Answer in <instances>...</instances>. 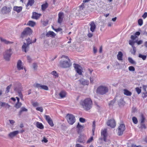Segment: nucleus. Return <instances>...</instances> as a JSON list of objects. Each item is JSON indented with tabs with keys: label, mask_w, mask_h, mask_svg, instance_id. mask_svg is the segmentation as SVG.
<instances>
[{
	"label": "nucleus",
	"mask_w": 147,
	"mask_h": 147,
	"mask_svg": "<svg viewBox=\"0 0 147 147\" xmlns=\"http://www.w3.org/2000/svg\"><path fill=\"white\" fill-rule=\"evenodd\" d=\"M80 105L86 111L90 110L92 108V101L90 98H87L80 102Z\"/></svg>",
	"instance_id": "nucleus-1"
},
{
	"label": "nucleus",
	"mask_w": 147,
	"mask_h": 147,
	"mask_svg": "<svg viewBox=\"0 0 147 147\" xmlns=\"http://www.w3.org/2000/svg\"><path fill=\"white\" fill-rule=\"evenodd\" d=\"M61 58H65L66 60H61L59 63V65L63 68H66L69 67L71 65L70 60L68 57L63 55L61 56Z\"/></svg>",
	"instance_id": "nucleus-2"
},
{
	"label": "nucleus",
	"mask_w": 147,
	"mask_h": 147,
	"mask_svg": "<svg viewBox=\"0 0 147 147\" xmlns=\"http://www.w3.org/2000/svg\"><path fill=\"white\" fill-rule=\"evenodd\" d=\"M108 91L109 89L107 86L101 85L97 87L96 92L97 94L103 95L106 94Z\"/></svg>",
	"instance_id": "nucleus-3"
},
{
	"label": "nucleus",
	"mask_w": 147,
	"mask_h": 147,
	"mask_svg": "<svg viewBox=\"0 0 147 147\" xmlns=\"http://www.w3.org/2000/svg\"><path fill=\"white\" fill-rule=\"evenodd\" d=\"M36 39L35 38L33 41L31 40L29 38L26 40V44L24 42L23 45L22 46V49L23 51H24L25 52H26L27 51H28L29 48V45L35 42L36 41Z\"/></svg>",
	"instance_id": "nucleus-4"
},
{
	"label": "nucleus",
	"mask_w": 147,
	"mask_h": 147,
	"mask_svg": "<svg viewBox=\"0 0 147 147\" xmlns=\"http://www.w3.org/2000/svg\"><path fill=\"white\" fill-rule=\"evenodd\" d=\"M32 32V30L30 28L27 27L25 28L22 32L21 34L20 37L22 38H23L25 36L31 35Z\"/></svg>",
	"instance_id": "nucleus-5"
},
{
	"label": "nucleus",
	"mask_w": 147,
	"mask_h": 147,
	"mask_svg": "<svg viewBox=\"0 0 147 147\" xmlns=\"http://www.w3.org/2000/svg\"><path fill=\"white\" fill-rule=\"evenodd\" d=\"M66 119L68 123L71 125H73L76 121L75 116L71 114H68L66 115Z\"/></svg>",
	"instance_id": "nucleus-6"
},
{
	"label": "nucleus",
	"mask_w": 147,
	"mask_h": 147,
	"mask_svg": "<svg viewBox=\"0 0 147 147\" xmlns=\"http://www.w3.org/2000/svg\"><path fill=\"white\" fill-rule=\"evenodd\" d=\"M12 53L11 49H10L9 50H6L5 51L4 55V59L7 61H9Z\"/></svg>",
	"instance_id": "nucleus-7"
},
{
	"label": "nucleus",
	"mask_w": 147,
	"mask_h": 147,
	"mask_svg": "<svg viewBox=\"0 0 147 147\" xmlns=\"http://www.w3.org/2000/svg\"><path fill=\"white\" fill-rule=\"evenodd\" d=\"M73 65L77 72L79 75H82V71L80 65L76 63H74Z\"/></svg>",
	"instance_id": "nucleus-8"
},
{
	"label": "nucleus",
	"mask_w": 147,
	"mask_h": 147,
	"mask_svg": "<svg viewBox=\"0 0 147 147\" xmlns=\"http://www.w3.org/2000/svg\"><path fill=\"white\" fill-rule=\"evenodd\" d=\"M107 124L111 128H114L116 126V122L115 120L112 119L108 120L107 122Z\"/></svg>",
	"instance_id": "nucleus-9"
},
{
	"label": "nucleus",
	"mask_w": 147,
	"mask_h": 147,
	"mask_svg": "<svg viewBox=\"0 0 147 147\" xmlns=\"http://www.w3.org/2000/svg\"><path fill=\"white\" fill-rule=\"evenodd\" d=\"M125 126L124 124H121L118 127V134L119 136H120L123 134V132L125 130Z\"/></svg>",
	"instance_id": "nucleus-10"
},
{
	"label": "nucleus",
	"mask_w": 147,
	"mask_h": 147,
	"mask_svg": "<svg viewBox=\"0 0 147 147\" xmlns=\"http://www.w3.org/2000/svg\"><path fill=\"white\" fill-rule=\"evenodd\" d=\"M107 135V129H105L101 130V135L103 137V140L105 142H106Z\"/></svg>",
	"instance_id": "nucleus-11"
},
{
	"label": "nucleus",
	"mask_w": 147,
	"mask_h": 147,
	"mask_svg": "<svg viewBox=\"0 0 147 147\" xmlns=\"http://www.w3.org/2000/svg\"><path fill=\"white\" fill-rule=\"evenodd\" d=\"M11 7H7L6 6L3 7L1 9V12L4 14H7L9 13L11 11Z\"/></svg>",
	"instance_id": "nucleus-12"
},
{
	"label": "nucleus",
	"mask_w": 147,
	"mask_h": 147,
	"mask_svg": "<svg viewBox=\"0 0 147 147\" xmlns=\"http://www.w3.org/2000/svg\"><path fill=\"white\" fill-rule=\"evenodd\" d=\"M45 118L51 127L54 126V124L53 121L50 117L49 115H45Z\"/></svg>",
	"instance_id": "nucleus-13"
},
{
	"label": "nucleus",
	"mask_w": 147,
	"mask_h": 147,
	"mask_svg": "<svg viewBox=\"0 0 147 147\" xmlns=\"http://www.w3.org/2000/svg\"><path fill=\"white\" fill-rule=\"evenodd\" d=\"M64 17L63 13L60 12L58 14V23L61 24L62 22Z\"/></svg>",
	"instance_id": "nucleus-14"
},
{
	"label": "nucleus",
	"mask_w": 147,
	"mask_h": 147,
	"mask_svg": "<svg viewBox=\"0 0 147 147\" xmlns=\"http://www.w3.org/2000/svg\"><path fill=\"white\" fill-rule=\"evenodd\" d=\"M35 86L38 88L43 89L46 90H49L48 87L45 85H42L40 84L36 83L35 84Z\"/></svg>",
	"instance_id": "nucleus-15"
},
{
	"label": "nucleus",
	"mask_w": 147,
	"mask_h": 147,
	"mask_svg": "<svg viewBox=\"0 0 147 147\" xmlns=\"http://www.w3.org/2000/svg\"><path fill=\"white\" fill-rule=\"evenodd\" d=\"M41 16V14L40 13H38L36 12H33L31 18L33 19L38 20Z\"/></svg>",
	"instance_id": "nucleus-16"
},
{
	"label": "nucleus",
	"mask_w": 147,
	"mask_h": 147,
	"mask_svg": "<svg viewBox=\"0 0 147 147\" xmlns=\"http://www.w3.org/2000/svg\"><path fill=\"white\" fill-rule=\"evenodd\" d=\"M22 64V62L21 60H19L18 61L17 63V68L18 70H20L23 69V66Z\"/></svg>",
	"instance_id": "nucleus-17"
},
{
	"label": "nucleus",
	"mask_w": 147,
	"mask_h": 147,
	"mask_svg": "<svg viewBox=\"0 0 147 147\" xmlns=\"http://www.w3.org/2000/svg\"><path fill=\"white\" fill-rule=\"evenodd\" d=\"M46 36L51 37L52 38H54L56 36L55 34L53 31H49L46 34Z\"/></svg>",
	"instance_id": "nucleus-18"
},
{
	"label": "nucleus",
	"mask_w": 147,
	"mask_h": 147,
	"mask_svg": "<svg viewBox=\"0 0 147 147\" xmlns=\"http://www.w3.org/2000/svg\"><path fill=\"white\" fill-rule=\"evenodd\" d=\"M13 10L19 13L20 12L22 9V6H14L13 7Z\"/></svg>",
	"instance_id": "nucleus-19"
},
{
	"label": "nucleus",
	"mask_w": 147,
	"mask_h": 147,
	"mask_svg": "<svg viewBox=\"0 0 147 147\" xmlns=\"http://www.w3.org/2000/svg\"><path fill=\"white\" fill-rule=\"evenodd\" d=\"M77 131L78 134L80 133L83 129V127L78 123L76 126Z\"/></svg>",
	"instance_id": "nucleus-20"
},
{
	"label": "nucleus",
	"mask_w": 147,
	"mask_h": 147,
	"mask_svg": "<svg viewBox=\"0 0 147 147\" xmlns=\"http://www.w3.org/2000/svg\"><path fill=\"white\" fill-rule=\"evenodd\" d=\"M19 133V131H14L9 134L8 136L9 137L12 138L17 135Z\"/></svg>",
	"instance_id": "nucleus-21"
},
{
	"label": "nucleus",
	"mask_w": 147,
	"mask_h": 147,
	"mask_svg": "<svg viewBox=\"0 0 147 147\" xmlns=\"http://www.w3.org/2000/svg\"><path fill=\"white\" fill-rule=\"evenodd\" d=\"M90 30L91 31L93 32L96 28V25L94 22L93 21L91 22L90 24Z\"/></svg>",
	"instance_id": "nucleus-22"
},
{
	"label": "nucleus",
	"mask_w": 147,
	"mask_h": 147,
	"mask_svg": "<svg viewBox=\"0 0 147 147\" xmlns=\"http://www.w3.org/2000/svg\"><path fill=\"white\" fill-rule=\"evenodd\" d=\"M0 40L1 42H4L6 44H12L13 43V42L8 41L1 37H0Z\"/></svg>",
	"instance_id": "nucleus-23"
},
{
	"label": "nucleus",
	"mask_w": 147,
	"mask_h": 147,
	"mask_svg": "<svg viewBox=\"0 0 147 147\" xmlns=\"http://www.w3.org/2000/svg\"><path fill=\"white\" fill-rule=\"evenodd\" d=\"M49 4L47 2H45V3L42 4L41 6V9L43 11L45 10L48 7Z\"/></svg>",
	"instance_id": "nucleus-24"
},
{
	"label": "nucleus",
	"mask_w": 147,
	"mask_h": 147,
	"mask_svg": "<svg viewBox=\"0 0 147 147\" xmlns=\"http://www.w3.org/2000/svg\"><path fill=\"white\" fill-rule=\"evenodd\" d=\"M123 54L122 52L121 51L119 52L117 55V57L118 60L119 61H122L123 60Z\"/></svg>",
	"instance_id": "nucleus-25"
},
{
	"label": "nucleus",
	"mask_w": 147,
	"mask_h": 147,
	"mask_svg": "<svg viewBox=\"0 0 147 147\" xmlns=\"http://www.w3.org/2000/svg\"><path fill=\"white\" fill-rule=\"evenodd\" d=\"M123 91L125 95L127 96H131L132 94V93L126 89H123Z\"/></svg>",
	"instance_id": "nucleus-26"
},
{
	"label": "nucleus",
	"mask_w": 147,
	"mask_h": 147,
	"mask_svg": "<svg viewBox=\"0 0 147 147\" xmlns=\"http://www.w3.org/2000/svg\"><path fill=\"white\" fill-rule=\"evenodd\" d=\"M66 92L64 91H61L59 94V96L61 98H63L66 96Z\"/></svg>",
	"instance_id": "nucleus-27"
},
{
	"label": "nucleus",
	"mask_w": 147,
	"mask_h": 147,
	"mask_svg": "<svg viewBox=\"0 0 147 147\" xmlns=\"http://www.w3.org/2000/svg\"><path fill=\"white\" fill-rule=\"evenodd\" d=\"M36 126L37 128L40 129H42L44 128V126L42 124L38 121L36 122Z\"/></svg>",
	"instance_id": "nucleus-28"
},
{
	"label": "nucleus",
	"mask_w": 147,
	"mask_h": 147,
	"mask_svg": "<svg viewBox=\"0 0 147 147\" xmlns=\"http://www.w3.org/2000/svg\"><path fill=\"white\" fill-rule=\"evenodd\" d=\"M27 25L32 27H33L36 25V22L32 21H29Z\"/></svg>",
	"instance_id": "nucleus-29"
},
{
	"label": "nucleus",
	"mask_w": 147,
	"mask_h": 147,
	"mask_svg": "<svg viewBox=\"0 0 147 147\" xmlns=\"http://www.w3.org/2000/svg\"><path fill=\"white\" fill-rule=\"evenodd\" d=\"M79 81L82 84L84 85H88L89 84V82L88 80H80Z\"/></svg>",
	"instance_id": "nucleus-30"
},
{
	"label": "nucleus",
	"mask_w": 147,
	"mask_h": 147,
	"mask_svg": "<svg viewBox=\"0 0 147 147\" xmlns=\"http://www.w3.org/2000/svg\"><path fill=\"white\" fill-rule=\"evenodd\" d=\"M34 0H29L26 5V6L27 7L28 6H32L34 3Z\"/></svg>",
	"instance_id": "nucleus-31"
},
{
	"label": "nucleus",
	"mask_w": 147,
	"mask_h": 147,
	"mask_svg": "<svg viewBox=\"0 0 147 147\" xmlns=\"http://www.w3.org/2000/svg\"><path fill=\"white\" fill-rule=\"evenodd\" d=\"M27 111H28L27 109H26L24 107H22L21 108L20 111H19V112L18 115H21L22 113L23 112Z\"/></svg>",
	"instance_id": "nucleus-32"
},
{
	"label": "nucleus",
	"mask_w": 147,
	"mask_h": 147,
	"mask_svg": "<svg viewBox=\"0 0 147 147\" xmlns=\"http://www.w3.org/2000/svg\"><path fill=\"white\" fill-rule=\"evenodd\" d=\"M22 104L21 102H17L15 105L14 107L16 109H19L20 108L21 106H22Z\"/></svg>",
	"instance_id": "nucleus-33"
},
{
	"label": "nucleus",
	"mask_w": 147,
	"mask_h": 147,
	"mask_svg": "<svg viewBox=\"0 0 147 147\" xmlns=\"http://www.w3.org/2000/svg\"><path fill=\"white\" fill-rule=\"evenodd\" d=\"M51 74L53 75L55 78L58 77V75L55 71H53L51 73Z\"/></svg>",
	"instance_id": "nucleus-34"
},
{
	"label": "nucleus",
	"mask_w": 147,
	"mask_h": 147,
	"mask_svg": "<svg viewBox=\"0 0 147 147\" xmlns=\"http://www.w3.org/2000/svg\"><path fill=\"white\" fill-rule=\"evenodd\" d=\"M128 60L129 62L132 64H136V62L131 57H129Z\"/></svg>",
	"instance_id": "nucleus-35"
},
{
	"label": "nucleus",
	"mask_w": 147,
	"mask_h": 147,
	"mask_svg": "<svg viewBox=\"0 0 147 147\" xmlns=\"http://www.w3.org/2000/svg\"><path fill=\"white\" fill-rule=\"evenodd\" d=\"M136 90L138 94H139L141 92V87H140V88L138 87H136Z\"/></svg>",
	"instance_id": "nucleus-36"
},
{
	"label": "nucleus",
	"mask_w": 147,
	"mask_h": 147,
	"mask_svg": "<svg viewBox=\"0 0 147 147\" xmlns=\"http://www.w3.org/2000/svg\"><path fill=\"white\" fill-rule=\"evenodd\" d=\"M128 42H129V44L130 45H131L132 46V47H134V43L135 42L134 41L132 40H129V41Z\"/></svg>",
	"instance_id": "nucleus-37"
},
{
	"label": "nucleus",
	"mask_w": 147,
	"mask_h": 147,
	"mask_svg": "<svg viewBox=\"0 0 147 147\" xmlns=\"http://www.w3.org/2000/svg\"><path fill=\"white\" fill-rule=\"evenodd\" d=\"M124 103V100L123 99H121L118 102V105L120 106H121L123 105Z\"/></svg>",
	"instance_id": "nucleus-38"
},
{
	"label": "nucleus",
	"mask_w": 147,
	"mask_h": 147,
	"mask_svg": "<svg viewBox=\"0 0 147 147\" xmlns=\"http://www.w3.org/2000/svg\"><path fill=\"white\" fill-rule=\"evenodd\" d=\"M138 56L139 57L142 58L143 60H145L146 58V56L141 54H139Z\"/></svg>",
	"instance_id": "nucleus-39"
},
{
	"label": "nucleus",
	"mask_w": 147,
	"mask_h": 147,
	"mask_svg": "<svg viewBox=\"0 0 147 147\" xmlns=\"http://www.w3.org/2000/svg\"><path fill=\"white\" fill-rule=\"evenodd\" d=\"M132 119L133 123L134 124H136L138 123V120L136 117H133Z\"/></svg>",
	"instance_id": "nucleus-40"
},
{
	"label": "nucleus",
	"mask_w": 147,
	"mask_h": 147,
	"mask_svg": "<svg viewBox=\"0 0 147 147\" xmlns=\"http://www.w3.org/2000/svg\"><path fill=\"white\" fill-rule=\"evenodd\" d=\"M11 84H10L7 87L6 90V92L7 93L9 92V91L10 89L11 88Z\"/></svg>",
	"instance_id": "nucleus-41"
},
{
	"label": "nucleus",
	"mask_w": 147,
	"mask_h": 147,
	"mask_svg": "<svg viewBox=\"0 0 147 147\" xmlns=\"http://www.w3.org/2000/svg\"><path fill=\"white\" fill-rule=\"evenodd\" d=\"M138 23L140 26H142L143 23L142 20L141 19H139L138 20Z\"/></svg>",
	"instance_id": "nucleus-42"
},
{
	"label": "nucleus",
	"mask_w": 147,
	"mask_h": 147,
	"mask_svg": "<svg viewBox=\"0 0 147 147\" xmlns=\"http://www.w3.org/2000/svg\"><path fill=\"white\" fill-rule=\"evenodd\" d=\"M93 140V136L91 137L87 141V143H89L92 142Z\"/></svg>",
	"instance_id": "nucleus-43"
},
{
	"label": "nucleus",
	"mask_w": 147,
	"mask_h": 147,
	"mask_svg": "<svg viewBox=\"0 0 147 147\" xmlns=\"http://www.w3.org/2000/svg\"><path fill=\"white\" fill-rule=\"evenodd\" d=\"M36 110L38 111H40L41 112L43 111V109L42 107H37L36 108Z\"/></svg>",
	"instance_id": "nucleus-44"
},
{
	"label": "nucleus",
	"mask_w": 147,
	"mask_h": 147,
	"mask_svg": "<svg viewBox=\"0 0 147 147\" xmlns=\"http://www.w3.org/2000/svg\"><path fill=\"white\" fill-rule=\"evenodd\" d=\"M128 69H129V70L130 71H134L135 70V68L133 66H129V67Z\"/></svg>",
	"instance_id": "nucleus-45"
},
{
	"label": "nucleus",
	"mask_w": 147,
	"mask_h": 147,
	"mask_svg": "<svg viewBox=\"0 0 147 147\" xmlns=\"http://www.w3.org/2000/svg\"><path fill=\"white\" fill-rule=\"evenodd\" d=\"M142 97L143 98H146L147 96V92L144 91L142 94Z\"/></svg>",
	"instance_id": "nucleus-46"
},
{
	"label": "nucleus",
	"mask_w": 147,
	"mask_h": 147,
	"mask_svg": "<svg viewBox=\"0 0 147 147\" xmlns=\"http://www.w3.org/2000/svg\"><path fill=\"white\" fill-rule=\"evenodd\" d=\"M140 128L142 129L144 128V129H145L146 128V127L145 124L144 123H141L140 125Z\"/></svg>",
	"instance_id": "nucleus-47"
},
{
	"label": "nucleus",
	"mask_w": 147,
	"mask_h": 147,
	"mask_svg": "<svg viewBox=\"0 0 147 147\" xmlns=\"http://www.w3.org/2000/svg\"><path fill=\"white\" fill-rule=\"evenodd\" d=\"M141 123H144V121L145 120V118L143 115H141Z\"/></svg>",
	"instance_id": "nucleus-48"
},
{
	"label": "nucleus",
	"mask_w": 147,
	"mask_h": 147,
	"mask_svg": "<svg viewBox=\"0 0 147 147\" xmlns=\"http://www.w3.org/2000/svg\"><path fill=\"white\" fill-rule=\"evenodd\" d=\"M79 120L81 122L83 123L85 122V119L82 117L80 118Z\"/></svg>",
	"instance_id": "nucleus-49"
},
{
	"label": "nucleus",
	"mask_w": 147,
	"mask_h": 147,
	"mask_svg": "<svg viewBox=\"0 0 147 147\" xmlns=\"http://www.w3.org/2000/svg\"><path fill=\"white\" fill-rule=\"evenodd\" d=\"M42 142H44L45 143H47L48 142V140L45 137H44L43 139L42 140Z\"/></svg>",
	"instance_id": "nucleus-50"
},
{
	"label": "nucleus",
	"mask_w": 147,
	"mask_h": 147,
	"mask_svg": "<svg viewBox=\"0 0 147 147\" xmlns=\"http://www.w3.org/2000/svg\"><path fill=\"white\" fill-rule=\"evenodd\" d=\"M38 103L37 102H33L32 103V105L34 107H36V106H38Z\"/></svg>",
	"instance_id": "nucleus-51"
},
{
	"label": "nucleus",
	"mask_w": 147,
	"mask_h": 147,
	"mask_svg": "<svg viewBox=\"0 0 147 147\" xmlns=\"http://www.w3.org/2000/svg\"><path fill=\"white\" fill-rule=\"evenodd\" d=\"M53 29L56 32L61 31L62 30V29L60 28H59L56 29L53 28Z\"/></svg>",
	"instance_id": "nucleus-52"
},
{
	"label": "nucleus",
	"mask_w": 147,
	"mask_h": 147,
	"mask_svg": "<svg viewBox=\"0 0 147 147\" xmlns=\"http://www.w3.org/2000/svg\"><path fill=\"white\" fill-rule=\"evenodd\" d=\"M147 17V13L146 12L144 13V14L142 16V17L145 19Z\"/></svg>",
	"instance_id": "nucleus-53"
},
{
	"label": "nucleus",
	"mask_w": 147,
	"mask_h": 147,
	"mask_svg": "<svg viewBox=\"0 0 147 147\" xmlns=\"http://www.w3.org/2000/svg\"><path fill=\"white\" fill-rule=\"evenodd\" d=\"M137 37V36H134V35H131V38L133 40H135Z\"/></svg>",
	"instance_id": "nucleus-54"
},
{
	"label": "nucleus",
	"mask_w": 147,
	"mask_h": 147,
	"mask_svg": "<svg viewBox=\"0 0 147 147\" xmlns=\"http://www.w3.org/2000/svg\"><path fill=\"white\" fill-rule=\"evenodd\" d=\"M115 102V101L113 100L111 101L109 104V105H113Z\"/></svg>",
	"instance_id": "nucleus-55"
},
{
	"label": "nucleus",
	"mask_w": 147,
	"mask_h": 147,
	"mask_svg": "<svg viewBox=\"0 0 147 147\" xmlns=\"http://www.w3.org/2000/svg\"><path fill=\"white\" fill-rule=\"evenodd\" d=\"M147 86L146 85H143L142 86V88L144 91H146Z\"/></svg>",
	"instance_id": "nucleus-56"
},
{
	"label": "nucleus",
	"mask_w": 147,
	"mask_h": 147,
	"mask_svg": "<svg viewBox=\"0 0 147 147\" xmlns=\"http://www.w3.org/2000/svg\"><path fill=\"white\" fill-rule=\"evenodd\" d=\"M37 65L36 63H34L33 64V67L34 69H36L37 68Z\"/></svg>",
	"instance_id": "nucleus-57"
},
{
	"label": "nucleus",
	"mask_w": 147,
	"mask_h": 147,
	"mask_svg": "<svg viewBox=\"0 0 147 147\" xmlns=\"http://www.w3.org/2000/svg\"><path fill=\"white\" fill-rule=\"evenodd\" d=\"M6 103L4 102H1L0 105L1 107H5L6 105Z\"/></svg>",
	"instance_id": "nucleus-58"
},
{
	"label": "nucleus",
	"mask_w": 147,
	"mask_h": 147,
	"mask_svg": "<svg viewBox=\"0 0 147 147\" xmlns=\"http://www.w3.org/2000/svg\"><path fill=\"white\" fill-rule=\"evenodd\" d=\"M97 52V49L95 47H93V52L94 53H96Z\"/></svg>",
	"instance_id": "nucleus-59"
},
{
	"label": "nucleus",
	"mask_w": 147,
	"mask_h": 147,
	"mask_svg": "<svg viewBox=\"0 0 147 147\" xmlns=\"http://www.w3.org/2000/svg\"><path fill=\"white\" fill-rule=\"evenodd\" d=\"M136 42L138 45H140L142 43V40H140L138 41H136Z\"/></svg>",
	"instance_id": "nucleus-60"
},
{
	"label": "nucleus",
	"mask_w": 147,
	"mask_h": 147,
	"mask_svg": "<svg viewBox=\"0 0 147 147\" xmlns=\"http://www.w3.org/2000/svg\"><path fill=\"white\" fill-rule=\"evenodd\" d=\"M18 95L20 98L23 97L22 94V93L21 92H18Z\"/></svg>",
	"instance_id": "nucleus-61"
},
{
	"label": "nucleus",
	"mask_w": 147,
	"mask_h": 147,
	"mask_svg": "<svg viewBox=\"0 0 147 147\" xmlns=\"http://www.w3.org/2000/svg\"><path fill=\"white\" fill-rule=\"evenodd\" d=\"M80 8H82V9L84 7V3H82L81 5L80 6Z\"/></svg>",
	"instance_id": "nucleus-62"
},
{
	"label": "nucleus",
	"mask_w": 147,
	"mask_h": 147,
	"mask_svg": "<svg viewBox=\"0 0 147 147\" xmlns=\"http://www.w3.org/2000/svg\"><path fill=\"white\" fill-rule=\"evenodd\" d=\"M76 147H85L84 146H82V145L80 144H78L76 145Z\"/></svg>",
	"instance_id": "nucleus-63"
},
{
	"label": "nucleus",
	"mask_w": 147,
	"mask_h": 147,
	"mask_svg": "<svg viewBox=\"0 0 147 147\" xmlns=\"http://www.w3.org/2000/svg\"><path fill=\"white\" fill-rule=\"evenodd\" d=\"M90 83L92 84L93 83V79L92 78L90 77Z\"/></svg>",
	"instance_id": "nucleus-64"
}]
</instances>
